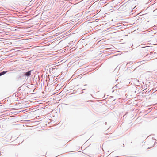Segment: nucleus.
Here are the masks:
<instances>
[{
  "label": "nucleus",
  "instance_id": "f257e3e1",
  "mask_svg": "<svg viewBox=\"0 0 157 157\" xmlns=\"http://www.w3.org/2000/svg\"><path fill=\"white\" fill-rule=\"evenodd\" d=\"M33 71V70H30L27 72L24 73V75L26 76H27L28 77H29L31 75L32 72L33 73H34Z\"/></svg>",
  "mask_w": 157,
  "mask_h": 157
},
{
  "label": "nucleus",
  "instance_id": "f03ea898",
  "mask_svg": "<svg viewBox=\"0 0 157 157\" xmlns=\"http://www.w3.org/2000/svg\"><path fill=\"white\" fill-rule=\"evenodd\" d=\"M8 72V71H2L1 72V75H2L5 74H6L7 72Z\"/></svg>",
  "mask_w": 157,
  "mask_h": 157
},
{
  "label": "nucleus",
  "instance_id": "7ed1b4c3",
  "mask_svg": "<svg viewBox=\"0 0 157 157\" xmlns=\"http://www.w3.org/2000/svg\"><path fill=\"white\" fill-rule=\"evenodd\" d=\"M8 72V71H2L1 72V75H2L5 74H6L7 72Z\"/></svg>",
  "mask_w": 157,
  "mask_h": 157
},
{
  "label": "nucleus",
  "instance_id": "20e7f679",
  "mask_svg": "<svg viewBox=\"0 0 157 157\" xmlns=\"http://www.w3.org/2000/svg\"><path fill=\"white\" fill-rule=\"evenodd\" d=\"M81 92L80 93L81 94H82V93H84V92L83 91H81Z\"/></svg>",
  "mask_w": 157,
  "mask_h": 157
},
{
  "label": "nucleus",
  "instance_id": "39448f33",
  "mask_svg": "<svg viewBox=\"0 0 157 157\" xmlns=\"http://www.w3.org/2000/svg\"><path fill=\"white\" fill-rule=\"evenodd\" d=\"M2 76V75H1V72H0V76Z\"/></svg>",
  "mask_w": 157,
  "mask_h": 157
},
{
  "label": "nucleus",
  "instance_id": "423d86ee",
  "mask_svg": "<svg viewBox=\"0 0 157 157\" xmlns=\"http://www.w3.org/2000/svg\"><path fill=\"white\" fill-rule=\"evenodd\" d=\"M78 86V85H77V86H75V88H77V86Z\"/></svg>",
  "mask_w": 157,
  "mask_h": 157
},
{
  "label": "nucleus",
  "instance_id": "0eeeda50",
  "mask_svg": "<svg viewBox=\"0 0 157 157\" xmlns=\"http://www.w3.org/2000/svg\"><path fill=\"white\" fill-rule=\"evenodd\" d=\"M74 91H75V92H77V91H76V90H75V89L74 90Z\"/></svg>",
  "mask_w": 157,
  "mask_h": 157
},
{
  "label": "nucleus",
  "instance_id": "6e6552de",
  "mask_svg": "<svg viewBox=\"0 0 157 157\" xmlns=\"http://www.w3.org/2000/svg\"><path fill=\"white\" fill-rule=\"evenodd\" d=\"M85 90V89H82V90Z\"/></svg>",
  "mask_w": 157,
  "mask_h": 157
},
{
  "label": "nucleus",
  "instance_id": "1a4fd4ad",
  "mask_svg": "<svg viewBox=\"0 0 157 157\" xmlns=\"http://www.w3.org/2000/svg\"><path fill=\"white\" fill-rule=\"evenodd\" d=\"M87 84H85V85H84V86H87Z\"/></svg>",
  "mask_w": 157,
  "mask_h": 157
},
{
  "label": "nucleus",
  "instance_id": "9d476101",
  "mask_svg": "<svg viewBox=\"0 0 157 157\" xmlns=\"http://www.w3.org/2000/svg\"><path fill=\"white\" fill-rule=\"evenodd\" d=\"M148 56V54H147V55L146 56Z\"/></svg>",
  "mask_w": 157,
  "mask_h": 157
},
{
  "label": "nucleus",
  "instance_id": "9b49d317",
  "mask_svg": "<svg viewBox=\"0 0 157 157\" xmlns=\"http://www.w3.org/2000/svg\"><path fill=\"white\" fill-rule=\"evenodd\" d=\"M130 47H132V46L131 45Z\"/></svg>",
  "mask_w": 157,
  "mask_h": 157
}]
</instances>
